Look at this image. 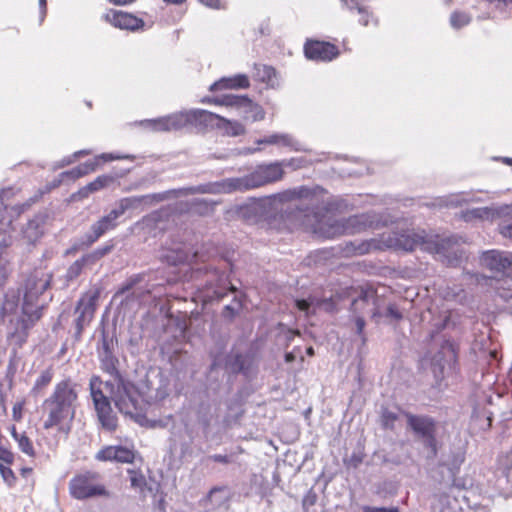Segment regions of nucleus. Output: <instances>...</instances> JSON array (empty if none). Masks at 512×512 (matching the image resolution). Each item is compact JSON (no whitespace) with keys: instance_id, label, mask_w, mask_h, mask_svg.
Returning <instances> with one entry per match:
<instances>
[{"instance_id":"nucleus-4","label":"nucleus","mask_w":512,"mask_h":512,"mask_svg":"<svg viewBox=\"0 0 512 512\" xmlns=\"http://www.w3.org/2000/svg\"><path fill=\"white\" fill-rule=\"evenodd\" d=\"M285 175L284 162L275 161L257 165L250 173L241 177L226 178L214 184L213 192H246L276 183Z\"/></svg>"},{"instance_id":"nucleus-37","label":"nucleus","mask_w":512,"mask_h":512,"mask_svg":"<svg viewBox=\"0 0 512 512\" xmlns=\"http://www.w3.org/2000/svg\"><path fill=\"white\" fill-rule=\"evenodd\" d=\"M380 419L383 428L393 429L398 420V415L388 409H383Z\"/></svg>"},{"instance_id":"nucleus-2","label":"nucleus","mask_w":512,"mask_h":512,"mask_svg":"<svg viewBox=\"0 0 512 512\" xmlns=\"http://www.w3.org/2000/svg\"><path fill=\"white\" fill-rule=\"evenodd\" d=\"M454 237H443L428 234L425 230L401 229L384 232L379 238L362 241L358 245L350 243L347 251L354 255L368 254L372 250L392 249L395 251L412 252L416 248L433 254H444L456 244Z\"/></svg>"},{"instance_id":"nucleus-20","label":"nucleus","mask_w":512,"mask_h":512,"mask_svg":"<svg viewBox=\"0 0 512 512\" xmlns=\"http://www.w3.org/2000/svg\"><path fill=\"white\" fill-rule=\"evenodd\" d=\"M351 312L357 316L371 315L372 318L378 316L375 295L372 291L362 290L361 294L352 301Z\"/></svg>"},{"instance_id":"nucleus-3","label":"nucleus","mask_w":512,"mask_h":512,"mask_svg":"<svg viewBox=\"0 0 512 512\" xmlns=\"http://www.w3.org/2000/svg\"><path fill=\"white\" fill-rule=\"evenodd\" d=\"M79 385L66 377L57 382L41 404L42 427L67 437L73 426L79 400Z\"/></svg>"},{"instance_id":"nucleus-35","label":"nucleus","mask_w":512,"mask_h":512,"mask_svg":"<svg viewBox=\"0 0 512 512\" xmlns=\"http://www.w3.org/2000/svg\"><path fill=\"white\" fill-rule=\"evenodd\" d=\"M141 203V198L139 197H126L122 198L118 202L117 208L113 209L116 211L117 215L121 217L127 210L134 208L136 205Z\"/></svg>"},{"instance_id":"nucleus-6","label":"nucleus","mask_w":512,"mask_h":512,"mask_svg":"<svg viewBox=\"0 0 512 512\" xmlns=\"http://www.w3.org/2000/svg\"><path fill=\"white\" fill-rule=\"evenodd\" d=\"M45 288L46 286L43 285L36 291L35 295L32 293V288H29V291L24 294L23 298V315L16 318L15 321L10 320L12 328L8 333V339L12 340L14 344L19 348H21L27 342L30 329L42 317L41 307H37L34 310H31L30 306H32L33 302L36 301L38 297L44 293Z\"/></svg>"},{"instance_id":"nucleus-26","label":"nucleus","mask_w":512,"mask_h":512,"mask_svg":"<svg viewBox=\"0 0 512 512\" xmlns=\"http://www.w3.org/2000/svg\"><path fill=\"white\" fill-rule=\"evenodd\" d=\"M482 370H484V364H487L488 370H492L497 367L500 363V355L498 349L495 348H486L484 342L482 341ZM485 373L482 371V378H484Z\"/></svg>"},{"instance_id":"nucleus-49","label":"nucleus","mask_w":512,"mask_h":512,"mask_svg":"<svg viewBox=\"0 0 512 512\" xmlns=\"http://www.w3.org/2000/svg\"><path fill=\"white\" fill-rule=\"evenodd\" d=\"M236 310L230 306V305H226L222 311V316L225 318V319H228V320H231L234 318V316L236 315Z\"/></svg>"},{"instance_id":"nucleus-50","label":"nucleus","mask_w":512,"mask_h":512,"mask_svg":"<svg viewBox=\"0 0 512 512\" xmlns=\"http://www.w3.org/2000/svg\"><path fill=\"white\" fill-rule=\"evenodd\" d=\"M92 192V190L88 189V184L80 188L76 194L73 196H78L79 199L87 198Z\"/></svg>"},{"instance_id":"nucleus-5","label":"nucleus","mask_w":512,"mask_h":512,"mask_svg":"<svg viewBox=\"0 0 512 512\" xmlns=\"http://www.w3.org/2000/svg\"><path fill=\"white\" fill-rule=\"evenodd\" d=\"M106 387L109 388L111 399L119 412L129 416L140 425L148 424L147 411L150 402L145 399L143 393L134 383L118 376L116 383L107 381Z\"/></svg>"},{"instance_id":"nucleus-14","label":"nucleus","mask_w":512,"mask_h":512,"mask_svg":"<svg viewBox=\"0 0 512 512\" xmlns=\"http://www.w3.org/2000/svg\"><path fill=\"white\" fill-rule=\"evenodd\" d=\"M482 265L489 270L512 277V253L500 250L482 251Z\"/></svg>"},{"instance_id":"nucleus-56","label":"nucleus","mask_w":512,"mask_h":512,"mask_svg":"<svg viewBox=\"0 0 512 512\" xmlns=\"http://www.w3.org/2000/svg\"><path fill=\"white\" fill-rule=\"evenodd\" d=\"M136 0H108L109 3L113 4V5H116V6H125V5H129L133 2H135Z\"/></svg>"},{"instance_id":"nucleus-16","label":"nucleus","mask_w":512,"mask_h":512,"mask_svg":"<svg viewBox=\"0 0 512 512\" xmlns=\"http://www.w3.org/2000/svg\"><path fill=\"white\" fill-rule=\"evenodd\" d=\"M112 249L113 245L107 244L90 253L84 254L80 259L76 260L69 266L66 273L67 280L72 281L78 278L85 267L93 266L96 262L110 253Z\"/></svg>"},{"instance_id":"nucleus-38","label":"nucleus","mask_w":512,"mask_h":512,"mask_svg":"<svg viewBox=\"0 0 512 512\" xmlns=\"http://www.w3.org/2000/svg\"><path fill=\"white\" fill-rule=\"evenodd\" d=\"M162 258L170 265H177L186 260V254L182 250H175L163 254Z\"/></svg>"},{"instance_id":"nucleus-59","label":"nucleus","mask_w":512,"mask_h":512,"mask_svg":"<svg viewBox=\"0 0 512 512\" xmlns=\"http://www.w3.org/2000/svg\"><path fill=\"white\" fill-rule=\"evenodd\" d=\"M167 4L180 5L184 3L186 0H163Z\"/></svg>"},{"instance_id":"nucleus-24","label":"nucleus","mask_w":512,"mask_h":512,"mask_svg":"<svg viewBox=\"0 0 512 512\" xmlns=\"http://www.w3.org/2000/svg\"><path fill=\"white\" fill-rule=\"evenodd\" d=\"M228 291H236V288L233 286H230L229 288H226L225 286H221L217 284L215 287L212 286H206L203 290V302L204 303H210L213 301H220L223 297L227 295Z\"/></svg>"},{"instance_id":"nucleus-41","label":"nucleus","mask_w":512,"mask_h":512,"mask_svg":"<svg viewBox=\"0 0 512 512\" xmlns=\"http://www.w3.org/2000/svg\"><path fill=\"white\" fill-rule=\"evenodd\" d=\"M118 360L111 354L108 353L101 361L102 369L109 374L118 373L116 364Z\"/></svg>"},{"instance_id":"nucleus-18","label":"nucleus","mask_w":512,"mask_h":512,"mask_svg":"<svg viewBox=\"0 0 512 512\" xmlns=\"http://www.w3.org/2000/svg\"><path fill=\"white\" fill-rule=\"evenodd\" d=\"M119 216L113 209L106 215L100 217L92 226L91 232L86 235V245L94 244L100 237L107 232L114 230L118 226Z\"/></svg>"},{"instance_id":"nucleus-28","label":"nucleus","mask_w":512,"mask_h":512,"mask_svg":"<svg viewBox=\"0 0 512 512\" xmlns=\"http://www.w3.org/2000/svg\"><path fill=\"white\" fill-rule=\"evenodd\" d=\"M217 130L222 131L226 136L236 137L245 133V127L237 121H231L222 117Z\"/></svg>"},{"instance_id":"nucleus-9","label":"nucleus","mask_w":512,"mask_h":512,"mask_svg":"<svg viewBox=\"0 0 512 512\" xmlns=\"http://www.w3.org/2000/svg\"><path fill=\"white\" fill-rule=\"evenodd\" d=\"M220 121H222V116L218 114L203 109H195L182 113L179 116L159 120L157 121V126L159 129L169 130L179 123H185L205 129H217Z\"/></svg>"},{"instance_id":"nucleus-45","label":"nucleus","mask_w":512,"mask_h":512,"mask_svg":"<svg viewBox=\"0 0 512 512\" xmlns=\"http://www.w3.org/2000/svg\"><path fill=\"white\" fill-rule=\"evenodd\" d=\"M43 285L46 286L45 290L47 289L48 283H42V280H37L35 277H29L26 281V291H29V288H32V293L35 295L36 291L41 288Z\"/></svg>"},{"instance_id":"nucleus-39","label":"nucleus","mask_w":512,"mask_h":512,"mask_svg":"<svg viewBox=\"0 0 512 512\" xmlns=\"http://www.w3.org/2000/svg\"><path fill=\"white\" fill-rule=\"evenodd\" d=\"M471 18L467 13L454 12L450 17V23L454 28H461L470 22Z\"/></svg>"},{"instance_id":"nucleus-34","label":"nucleus","mask_w":512,"mask_h":512,"mask_svg":"<svg viewBox=\"0 0 512 512\" xmlns=\"http://www.w3.org/2000/svg\"><path fill=\"white\" fill-rule=\"evenodd\" d=\"M355 10L359 16L358 22L360 25L367 27L369 25H377L378 21L374 17V15L368 12L364 7L357 6L355 8H351V11Z\"/></svg>"},{"instance_id":"nucleus-27","label":"nucleus","mask_w":512,"mask_h":512,"mask_svg":"<svg viewBox=\"0 0 512 512\" xmlns=\"http://www.w3.org/2000/svg\"><path fill=\"white\" fill-rule=\"evenodd\" d=\"M97 162L96 161H87L83 164H80L74 168H72L69 171H65L62 173V176L68 177L72 180L79 179L89 173H92L97 168Z\"/></svg>"},{"instance_id":"nucleus-52","label":"nucleus","mask_w":512,"mask_h":512,"mask_svg":"<svg viewBox=\"0 0 512 512\" xmlns=\"http://www.w3.org/2000/svg\"><path fill=\"white\" fill-rule=\"evenodd\" d=\"M211 460L218 463L228 464L230 462V458L227 455L215 454L210 457Z\"/></svg>"},{"instance_id":"nucleus-12","label":"nucleus","mask_w":512,"mask_h":512,"mask_svg":"<svg viewBox=\"0 0 512 512\" xmlns=\"http://www.w3.org/2000/svg\"><path fill=\"white\" fill-rule=\"evenodd\" d=\"M303 51L308 60L316 62H330L340 54L339 48L335 44L316 39H307Z\"/></svg>"},{"instance_id":"nucleus-53","label":"nucleus","mask_w":512,"mask_h":512,"mask_svg":"<svg viewBox=\"0 0 512 512\" xmlns=\"http://www.w3.org/2000/svg\"><path fill=\"white\" fill-rule=\"evenodd\" d=\"M296 307L300 311H307L310 307V302L305 299H298L296 300Z\"/></svg>"},{"instance_id":"nucleus-40","label":"nucleus","mask_w":512,"mask_h":512,"mask_svg":"<svg viewBox=\"0 0 512 512\" xmlns=\"http://www.w3.org/2000/svg\"><path fill=\"white\" fill-rule=\"evenodd\" d=\"M11 465L0 464V474L3 481L10 487L16 484L17 478L10 467Z\"/></svg>"},{"instance_id":"nucleus-61","label":"nucleus","mask_w":512,"mask_h":512,"mask_svg":"<svg viewBox=\"0 0 512 512\" xmlns=\"http://www.w3.org/2000/svg\"><path fill=\"white\" fill-rule=\"evenodd\" d=\"M306 353L308 356H314V354H315L314 348L312 346L308 347L306 349Z\"/></svg>"},{"instance_id":"nucleus-21","label":"nucleus","mask_w":512,"mask_h":512,"mask_svg":"<svg viewBox=\"0 0 512 512\" xmlns=\"http://www.w3.org/2000/svg\"><path fill=\"white\" fill-rule=\"evenodd\" d=\"M46 224V216L43 214H37L32 219H30L23 231V238L27 240L29 244L34 245L37 243L44 235V226Z\"/></svg>"},{"instance_id":"nucleus-29","label":"nucleus","mask_w":512,"mask_h":512,"mask_svg":"<svg viewBox=\"0 0 512 512\" xmlns=\"http://www.w3.org/2000/svg\"><path fill=\"white\" fill-rule=\"evenodd\" d=\"M257 145H277L288 147L292 145V138L288 134H279L274 133L268 136H265L262 139L256 140Z\"/></svg>"},{"instance_id":"nucleus-11","label":"nucleus","mask_w":512,"mask_h":512,"mask_svg":"<svg viewBox=\"0 0 512 512\" xmlns=\"http://www.w3.org/2000/svg\"><path fill=\"white\" fill-rule=\"evenodd\" d=\"M100 297L98 289L85 292L77 302L76 312L79 313L76 318V334L80 337L85 325L89 324L96 311L97 301Z\"/></svg>"},{"instance_id":"nucleus-22","label":"nucleus","mask_w":512,"mask_h":512,"mask_svg":"<svg viewBox=\"0 0 512 512\" xmlns=\"http://www.w3.org/2000/svg\"><path fill=\"white\" fill-rule=\"evenodd\" d=\"M250 86V82L248 77L245 74H237L232 77H223L218 81L214 82L209 90L210 91H218L224 89H238V88H248Z\"/></svg>"},{"instance_id":"nucleus-23","label":"nucleus","mask_w":512,"mask_h":512,"mask_svg":"<svg viewBox=\"0 0 512 512\" xmlns=\"http://www.w3.org/2000/svg\"><path fill=\"white\" fill-rule=\"evenodd\" d=\"M13 439L17 442L18 448L22 453L26 454L30 458L36 457V451L34 449L33 441L26 435L25 432L19 433L16 428L13 427L11 431Z\"/></svg>"},{"instance_id":"nucleus-55","label":"nucleus","mask_w":512,"mask_h":512,"mask_svg":"<svg viewBox=\"0 0 512 512\" xmlns=\"http://www.w3.org/2000/svg\"><path fill=\"white\" fill-rule=\"evenodd\" d=\"M41 20L46 16L47 13V0H39Z\"/></svg>"},{"instance_id":"nucleus-7","label":"nucleus","mask_w":512,"mask_h":512,"mask_svg":"<svg viewBox=\"0 0 512 512\" xmlns=\"http://www.w3.org/2000/svg\"><path fill=\"white\" fill-rule=\"evenodd\" d=\"M68 489L70 496L76 500L110 497L100 473L91 470L76 473L70 479Z\"/></svg>"},{"instance_id":"nucleus-62","label":"nucleus","mask_w":512,"mask_h":512,"mask_svg":"<svg viewBox=\"0 0 512 512\" xmlns=\"http://www.w3.org/2000/svg\"><path fill=\"white\" fill-rule=\"evenodd\" d=\"M502 161H503L505 164L512 165V158H510V157H503V158H502Z\"/></svg>"},{"instance_id":"nucleus-33","label":"nucleus","mask_w":512,"mask_h":512,"mask_svg":"<svg viewBox=\"0 0 512 512\" xmlns=\"http://www.w3.org/2000/svg\"><path fill=\"white\" fill-rule=\"evenodd\" d=\"M214 203L208 202L203 199H197L191 203L190 210L200 216H205L213 213Z\"/></svg>"},{"instance_id":"nucleus-43","label":"nucleus","mask_w":512,"mask_h":512,"mask_svg":"<svg viewBox=\"0 0 512 512\" xmlns=\"http://www.w3.org/2000/svg\"><path fill=\"white\" fill-rule=\"evenodd\" d=\"M14 458V453L10 449L0 446V464L12 465Z\"/></svg>"},{"instance_id":"nucleus-17","label":"nucleus","mask_w":512,"mask_h":512,"mask_svg":"<svg viewBox=\"0 0 512 512\" xmlns=\"http://www.w3.org/2000/svg\"><path fill=\"white\" fill-rule=\"evenodd\" d=\"M103 19L113 27L121 30L136 31L142 29L145 25L143 19L131 13L114 9H110L105 13Z\"/></svg>"},{"instance_id":"nucleus-51","label":"nucleus","mask_w":512,"mask_h":512,"mask_svg":"<svg viewBox=\"0 0 512 512\" xmlns=\"http://www.w3.org/2000/svg\"><path fill=\"white\" fill-rule=\"evenodd\" d=\"M461 217L465 221H468V220H470L472 218H478V217H480V211H479V209H473L470 212H462Z\"/></svg>"},{"instance_id":"nucleus-57","label":"nucleus","mask_w":512,"mask_h":512,"mask_svg":"<svg viewBox=\"0 0 512 512\" xmlns=\"http://www.w3.org/2000/svg\"><path fill=\"white\" fill-rule=\"evenodd\" d=\"M223 490H225V487H224V486H222V487H221V486H215V487H213V488L209 491V493H208V495H207V499H208V500H211V497H212V495H213L214 493H216V492H220V491H223Z\"/></svg>"},{"instance_id":"nucleus-60","label":"nucleus","mask_w":512,"mask_h":512,"mask_svg":"<svg viewBox=\"0 0 512 512\" xmlns=\"http://www.w3.org/2000/svg\"><path fill=\"white\" fill-rule=\"evenodd\" d=\"M2 387H3V384L0 382V401L3 404V407H5V404H4L5 403V395L2 392Z\"/></svg>"},{"instance_id":"nucleus-31","label":"nucleus","mask_w":512,"mask_h":512,"mask_svg":"<svg viewBox=\"0 0 512 512\" xmlns=\"http://www.w3.org/2000/svg\"><path fill=\"white\" fill-rule=\"evenodd\" d=\"M254 77L259 82L271 84L276 78V70L269 65H255Z\"/></svg>"},{"instance_id":"nucleus-42","label":"nucleus","mask_w":512,"mask_h":512,"mask_svg":"<svg viewBox=\"0 0 512 512\" xmlns=\"http://www.w3.org/2000/svg\"><path fill=\"white\" fill-rule=\"evenodd\" d=\"M26 399L21 398L17 400L12 407V418L15 422H20L23 419V412L26 406Z\"/></svg>"},{"instance_id":"nucleus-58","label":"nucleus","mask_w":512,"mask_h":512,"mask_svg":"<svg viewBox=\"0 0 512 512\" xmlns=\"http://www.w3.org/2000/svg\"><path fill=\"white\" fill-rule=\"evenodd\" d=\"M295 354L293 352H288L285 354V361L290 363V362H293L295 360Z\"/></svg>"},{"instance_id":"nucleus-64","label":"nucleus","mask_w":512,"mask_h":512,"mask_svg":"<svg viewBox=\"0 0 512 512\" xmlns=\"http://www.w3.org/2000/svg\"><path fill=\"white\" fill-rule=\"evenodd\" d=\"M131 287H132V284L127 285V286H124V287H122V288L120 289V291H119V292H120V293H124V292L128 291Z\"/></svg>"},{"instance_id":"nucleus-36","label":"nucleus","mask_w":512,"mask_h":512,"mask_svg":"<svg viewBox=\"0 0 512 512\" xmlns=\"http://www.w3.org/2000/svg\"><path fill=\"white\" fill-rule=\"evenodd\" d=\"M113 181L114 177L110 175H100L88 183V189L94 193L108 187Z\"/></svg>"},{"instance_id":"nucleus-1","label":"nucleus","mask_w":512,"mask_h":512,"mask_svg":"<svg viewBox=\"0 0 512 512\" xmlns=\"http://www.w3.org/2000/svg\"><path fill=\"white\" fill-rule=\"evenodd\" d=\"M279 197L281 201L308 200L310 212L304 214L302 224L305 230L317 239H333L344 234H354L371 225L365 214L354 215L341 221L336 220L330 214L329 208L318 201L315 191L306 186L285 190Z\"/></svg>"},{"instance_id":"nucleus-13","label":"nucleus","mask_w":512,"mask_h":512,"mask_svg":"<svg viewBox=\"0 0 512 512\" xmlns=\"http://www.w3.org/2000/svg\"><path fill=\"white\" fill-rule=\"evenodd\" d=\"M203 102L217 106L243 108L245 113L255 112L256 115L254 120H261L264 118V112L262 108L255 104L247 96L226 94L219 97L205 98Z\"/></svg>"},{"instance_id":"nucleus-10","label":"nucleus","mask_w":512,"mask_h":512,"mask_svg":"<svg viewBox=\"0 0 512 512\" xmlns=\"http://www.w3.org/2000/svg\"><path fill=\"white\" fill-rule=\"evenodd\" d=\"M408 426L413 432L425 440V446L431 449L432 455L437 454L436 422L428 416L405 413Z\"/></svg>"},{"instance_id":"nucleus-48","label":"nucleus","mask_w":512,"mask_h":512,"mask_svg":"<svg viewBox=\"0 0 512 512\" xmlns=\"http://www.w3.org/2000/svg\"><path fill=\"white\" fill-rule=\"evenodd\" d=\"M203 5L212 9H222L224 5L221 0H198Z\"/></svg>"},{"instance_id":"nucleus-32","label":"nucleus","mask_w":512,"mask_h":512,"mask_svg":"<svg viewBox=\"0 0 512 512\" xmlns=\"http://www.w3.org/2000/svg\"><path fill=\"white\" fill-rule=\"evenodd\" d=\"M127 473L129 475L131 487L139 490L140 492H144L147 482L141 470L128 469Z\"/></svg>"},{"instance_id":"nucleus-63","label":"nucleus","mask_w":512,"mask_h":512,"mask_svg":"<svg viewBox=\"0 0 512 512\" xmlns=\"http://www.w3.org/2000/svg\"><path fill=\"white\" fill-rule=\"evenodd\" d=\"M482 416H486L487 421H488V426L490 427V426H491V422H492V417H491V415H486V413H485V412H482Z\"/></svg>"},{"instance_id":"nucleus-46","label":"nucleus","mask_w":512,"mask_h":512,"mask_svg":"<svg viewBox=\"0 0 512 512\" xmlns=\"http://www.w3.org/2000/svg\"><path fill=\"white\" fill-rule=\"evenodd\" d=\"M386 316L387 317H390L396 321H399L402 319L403 315L402 313L399 311V309L397 308L396 305L394 304H390L388 307H387V310H386Z\"/></svg>"},{"instance_id":"nucleus-19","label":"nucleus","mask_w":512,"mask_h":512,"mask_svg":"<svg viewBox=\"0 0 512 512\" xmlns=\"http://www.w3.org/2000/svg\"><path fill=\"white\" fill-rule=\"evenodd\" d=\"M100 461H115L132 464L135 460V450L125 446H105L96 454Z\"/></svg>"},{"instance_id":"nucleus-15","label":"nucleus","mask_w":512,"mask_h":512,"mask_svg":"<svg viewBox=\"0 0 512 512\" xmlns=\"http://www.w3.org/2000/svg\"><path fill=\"white\" fill-rule=\"evenodd\" d=\"M502 218L498 224L499 233L512 240V204H504L498 207H482V220Z\"/></svg>"},{"instance_id":"nucleus-44","label":"nucleus","mask_w":512,"mask_h":512,"mask_svg":"<svg viewBox=\"0 0 512 512\" xmlns=\"http://www.w3.org/2000/svg\"><path fill=\"white\" fill-rule=\"evenodd\" d=\"M354 322H355V326H356L357 335L361 338L362 342L365 343L366 335L364 333V329H365L366 322H365L364 317H362L361 315H357V316L354 315Z\"/></svg>"},{"instance_id":"nucleus-25","label":"nucleus","mask_w":512,"mask_h":512,"mask_svg":"<svg viewBox=\"0 0 512 512\" xmlns=\"http://www.w3.org/2000/svg\"><path fill=\"white\" fill-rule=\"evenodd\" d=\"M19 305V296L6 294L0 307V324L4 323L6 318L16 313Z\"/></svg>"},{"instance_id":"nucleus-8","label":"nucleus","mask_w":512,"mask_h":512,"mask_svg":"<svg viewBox=\"0 0 512 512\" xmlns=\"http://www.w3.org/2000/svg\"><path fill=\"white\" fill-rule=\"evenodd\" d=\"M106 384L100 376L93 375L89 381V390L99 422L105 430L113 432L117 429L118 418L112 410L111 396L105 394V390L109 391Z\"/></svg>"},{"instance_id":"nucleus-30","label":"nucleus","mask_w":512,"mask_h":512,"mask_svg":"<svg viewBox=\"0 0 512 512\" xmlns=\"http://www.w3.org/2000/svg\"><path fill=\"white\" fill-rule=\"evenodd\" d=\"M53 377L54 371L51 366L43 370L35 380L31 392L36 395L41 393L51 383Z\"/></svg>"},{"instance_id":"nucleus-47","label":"nucleus","mask_w":512,"mask_h":512,"mask_svg":"<svg viewBox=\"0 0 512 512\" xmlns=\"http://www.w3.org/2000/svg\"><path fill=\"white\" fill-rule=\"evenodd\" d=\"M362 512H400L398 507H372L364 506Z\"/></svg>"},{"instance_id":"nucleus-54","label":"nucleus","mask_w":512,"mask_h":512,"mask_svg":"<svg viewBox=\"0 0 512 512\" xmlns=\"http://www.w3.org/2000/svg\"><path fill=\"white\" fill-rule=\"evenodd\" d=\"M33 474V468L31 467H23L20 469V475L25 478V479H28L32 476Z\"/></svg>"}]
</instances>
